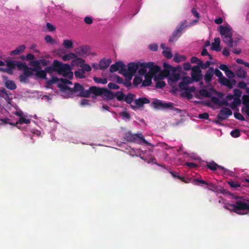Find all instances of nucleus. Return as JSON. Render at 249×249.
Wrapping results in <instances>:
<instances>
[{"label": "nucleus", "mask_w": 249, "mask_h": 249, "mask_svg": "<svg viewBox=\"0 0 249 249\" xmlns=\"http://www.w3.org/2000/svg\"><path fill=\"white\" fill-rule=\"evenodd\" d=\"M234 117L239 120L240 121H245V118L242 116V115L239 112H235L234 113Z\"/></svg>", "instance_id": "63"}, {"label": "nucleus", "mask_w": 249, "mask_h": 249, "mask_svg": "<svg viewBox=\"0 0 249 249\" xmlns=\"http://www.w3.org/2000/svg\"><path fill=\"white\" fill-rule=\"evenodd\" d=\"M170 70L163 69V70L161 72V78H163V77H166L167 76L169 77V75H170Z\"/></svg>", "instance_id": "52"}, {"label": "nucleus", "mask_w": 249, "mask_h": 249, "mask_svg": "<svg viewBox=\"0 0 249 249\" xmlns=\"http://www.w3.org/2000/svg\"><path fill=\"white\" fill-rule=\"evenodd\" d=\"M180 77V75L178 73L173 72L169 75L168 78L169 83L172 82L174 83L178 81Z\"/></svg>", "instance_id": "28"}, {"label": "nucleus", "mask_w": 249, "mask_h": 249, "mask_svg": "<svg viewBox=\"0 0 249 249\" xmlns=\"http://www.w3.org/2000/svg\"><path fill=\"white\" fill-rule=\"evenodd\" d=\"M228 184L231 188H237L240 187V184L237 181H229Z\"/></svg>", "instance_id": "51"}, {"label": "nucleus", "mask_w": 249, "mask_h": 249, "mask_svg": "<svg viewBox=\"0 0 249 249\" xmlns=\"http://www.w3.org/2000/svg\"><path fill=\"white\" fill-rule=\"evenodd\" d=\"M36 75L39 78L44 79L46 77V73L45 70H41L37 71L36 73Z\"/></svg>", "instance_id": "50"}, {"label": "nucleus", "mask_w": 249, "mask_h": 249, "mask_svg": "<svg viewBox=\"0 0 249 249\" xmlns=\"http://www.w3.org/2000/svg\"><path fill=\"white\" fill-rule=\"evenodd\" d=\"M5 86L10 90H14L17 88L15 82L10 80H8L5 82Z\"/></svg>", "instance_id": "29"}, {"label": "nucleus", "mask_w": 249, "mask_h": 249, "mask_svg": "<svg viewBox=\"0 0 249 249\" xmlns=\"http://www.w3.org/2000/svg\"><path fill=\"white\" fill-rule=\"evenodd\" d=\"M125 67L126 66L123 62L118 61L111 65L109 71L111 72H114L119 71V73L121 74L123 73Z\"/></svg>", "instance_id": "9"}, {"label": "nucleus", "mask_w": 249, "mask_h": 249, "mask_svg": "<svg viewBox=\"0 0 249 249\" xmlns=\"http://www.w3.org/2000/svg\"><path fill=\"white\" fill-rule=\"evenodd\" d=\"M142 81V79L141 77L136 76L133 80V84L135 86H137L138 85L140 84Z\"/></svg>", "instance_id": "55"}, {"label": "nucleus", "mask_w": 249, "mask_h": 249, "mask_svg": "<svg viewBox=\"0 0 249 249\" xmlns=\"http://www.w3.org/2000/svg\"><path fill=\"white\" fill-rule=\"evenodd\" d=\"M235 75L239 78H246L247 76V73L243 68L240 67L236 70Z\"/></svg>", "instance_id": "26"}, {"label": "nucleus", "mask_w": 249, "mask_h": 249, "mask_svg": "<svg viewBox=\"0 0 249 249\" xmlns=\"http://www.w3.org/2000/svg\"><path fill=\"white\" fill-rule=\"evenodd\" d=\"M26 49V46L24 45H21L17 47L15 50L11 51L10 52V54L11 55H18L21 53H22L25 49Z\"/></svg>", "instance_id": "24"}, {"label": "nucleus", "mask_w": 249, "mask_h": 249, "mask_svg": "<svg viewBox=\"0 0 249 249\" xmlns=\"http://www.w3.org/2000/svg\"><path fill=\"white\" fill-rule=\"evenodd\" d=\"M84 87L79 84L78 83H76L74 84V86L73 89H71L68 87L67 85H61L60 86V89L62 91H66V90H69L70 91L73 92H78L79 91L80 92L82 90L83 88Z\"/></svg>", "instance_id": "12"}, {"label": "nucleus", "mask_w": 249, "mask_h": 249, "mask_svg": "<svg viewBox=\"0 0 249 249\" xmlns=\"http://www.w3.org/2000/svg\"><path fill=\"white\" fill-rule=\"evenodd\" d=\"M29 65L30 66L34 67L32 69V71H36V72H37V71L42 70L41 67L40 66V64L39 63V61L37 60H33V61H30L29 63Z\"/></svg>", "instance_id": "23"}, {"label": "nucleus", "mask_w": 249, "mask_h": 249, "mask_svg": "<svg viewBox=\"0 0 249 249\" xmlns=\"http://www.w3.org/2000/svg\"><path fill=\"white\" fill-rule=\"evenodd\" d=\"M6 65L7 67V68L3 69L0 68V71L3 72H6L8 73H12V69H14L16 67V61L8 60L6 61Z\"/></svg>", "instance_id": "15"}, {"label": "nucleus", "mask_w": 249, "mask_h": 249, "mask_svg": "<svg viewBox=\"0 0 249 249\" xmlns=\"http://www.w3.org/2000/svg\"><path fill=\"white\" fill-rule=\"evenodd\" d=\"M219 32L223 38V42L231 48L233 46V41L232 39V34L231 29L227 26H220L219 27Z\"/></svg>", "instance_id": "2"}, {"label": "nucleus", "mask_w": 249, "mask_h": 249, "mask_svg": "<svg viewBox=\"0 0 249 249\" xmlns=\"http://www.w3.org/2000/svg\"><path fill=\"white\" fill-rule=\"evenodd\" d=\"M85 73L84 71L82 70V69H79L74 72L75 77L79 78H84Z\"/></svg>", "instance_id": "40"}, {"label": "nucleus", "mask_w": 249, "mask_h": 249, "mask_svg": "<svg viewBox=\"0 0 249 249\" xmlns=\"http://www.w3.org/2000/svg\"><path fill=\"white\" fill-rule=\"evenodd\" d=\"M242 103L245 107H249V96L248 95H243L242 96Z\"/></svg>", "instance_id": "47"}, {"label": "nucleus", "mask_w": 249, "mask_h": 249, "mask_svg": "<svg viewBox=\"0 0 249 249\" xmlns=\"http://www.w3.org/2000/svg\"><path fill=\"white\" fill-rule=\"evenodd\" d=\"M213 74L214 69L213 67H210L204 76V81L206 83H209L211 82Z\"/></svg>", "instance_id": "19"}, {"label": "nucleus", "mask_w": 249, "mask_h": 249, "mask_svg": "<svg viewBox=\"0 0 249 249\" xmlns=\"http://www.w3.org/2000/svg\"><path fill=\"white\" fill-rule=\"evenodd\" d=\"M148 68L149 69V73L151 76H153L156 73L159 72L161 70V68L158 66L155 65L153 62H148Z\"/></svg>", "instance_id": "14"}, {"label": "nucleus", "mask_w": 249, "mask_h": 249, "mask_svg": "<svg viewBox=\"0 0 249 249\" xmlns=\"http://www.w3.org/2000/svg\"><path fill=\"white\" fill-rule=\"evenodd\" d=\"M153 107L157 109L173 108L174 110L180 112V109L173 108V103L171 102L166 103L159 99H155L152 103Z\"/></svg>", "instance_id": "6"}, {"label": "nucleus", "mask_w": 249, "mask_h": 249, "mask_svg": "<svg viewBox=\"0 0 249 249\" xmlns=\"http://www.w3.org/2000/svg\"><path fill=\"white\" fill-rule=\"evenodd\" d=\"M191 77L193 81H200L203 78L201 71L198 66H195L192 68Z\"/></svg>", "instance_id": "7"}, {"label": "nucleus", "mask_w": 249, "mask_h": 249, "mask_svg": "<svg viewBox=\"0 0 249 249\" xmlns=\"http://www.w3.org/2000/svg\"><path fill=\"white\" fill-rule=\"evenodd\" d=\"M94 81L97 84H106L107 83V78H101L94 76L93 78Z\"/></svg>", "instance_id": "38"}, {"label": "nucleus", "mask_w": 249, "mask_h": 249, "mask_svg": "<svg viewBox=\"0 0 249 249\" xmlns=\"http://www.w3.org/2000/svg\"><path fill=\"white\" fill-rule=\"evenodd\" d=\"M134 94L131 93H129L125 95L124 101L127 104H130L134 100Z\"/></svg>", "instance_id": "31"}, {"label": "nucleus", "mask_w": 249, "mask_h": 249, "mask_svg": "<svg viewBox=\"0 0 249 249\" xmlns=\"http://www.w3.org/2000/svg\"><path fill=\"white\" fill-rule=\"evenodd\" d=\"M220 39L219 37H216L214 38V42L212 43L211 49L215 51H220L221 49L220 48Z\"/></svg>", "instance_id": "25"}, {"label": "nucleus", "mask_w": 249, "mask_h": 249, "mask_svg": "<svg viewBox=\"0 0 249 249\" xmlns=\"http://www.w3.org/2000/svg\"><path fill=\"white\" fill-rule=\"evenodd\" d=\"M211 101L213 104H214L216 105H218V106L224 105V106H227L229 105V103L228 102V101H227L226 100H225L220 101V99L218 97H215V96H213L211 98Z\"/></svg>", "instance_id": "21"}, {"label": "nucleus", "mask_w": 249, "mask_h": 249, "mask_svg": "<svg viewBox=\"0 0 249 249\" xmlns=\"http://www.w3.org/2000/svg\"><path fill=\"white\" fill-rule=\"evenodd\" d=\"M16 67H18L19 70H24L26 67H27V65L25 63L16 61Z\"/></svg>", "instance_id": "57"}, {"label": "nucleus", "mask_w": 249, "mask_h": 249, "mask_svg": "<svg viewBox=\"0 0 249 249\" xmlns=\"http://www.w3.org/2000/svg\"><path fill=\"white\" fill-rule=\"evenodd\" d=\"M85 62L84 59L77 57V55H76V57L74 58L73 60H72L71 64L72 66H79L80 67V65L83 64Z\"/></svg>", "instance_id": "27"}, {"label": "nucleus", "mask_w": 249, "mask_h": 249, "mask_svg": "<svg viewBox=\"0 0 249 249\" xmlns=\"http://www.w3.org/2000/svg\"><path fill=\"white\" fill-rule=\"evenodd\" d=\"M231 110L228 107L222 108L217 115V118L220 121L227 119L230 116L232 115Z\"/></svg>", "instance_id": "8"}, {"label": "nucleus", "mask_w": 249, "mask_h": 249, "mask_svg": "<svg viewBox=\"0 0 249 249\" xmlns=\"http://www.w3.org/2000/svg\"><path fill=\"white\" fill-rule=\"evenodd\" d=\"M55 67L56 71L64 77L71 79L73 77V73L71 71V68L69 64H63L62 62L55 60Z\"/></svg>", "instance_id": "4"}, {"label": "nucleus", "mask_w": 249, "mask_h": 249, "mask_svg": "<svg viewBox=\"0 0 249 249\" xmlns=\"http://www.w3.org/2000/svg\"><path fill=\"white\" fill-rule=\"evenodd\" d=\"M32 68H29L28 66L23 70V74L28 77L31 76L33 74V71L32 70Z\"/></svg>", "instance_id": "43"}, {"label": "nucleus", "mask_w": 249, "mask_h": 249, "mask_svg": "<svg viewBox=\"0 0 249 249\" xmlns=\"http://www.w3.org/2000/svg\"><path fill=\"white\" fill-rule=\"evenodd\" d=\"M97 88L96 86L90 87L88 90H86L83 88L81 91L80 92V96L81 97H88L91 94L96 96V93L93 91V89Z\"/></svg>", "instance_id": "17"}, {"label": "nucleus", "mask_w": 249, "mask_h": 249, "mask_svg": "<svg viewBox=\"0 0 249 249\" xmlns=\"http://www.w3.org/2000/svg\"><path fill=\"white\" fill-rule=\"evenodd\" d=\"M93 91L96 93V96H100L107 100L113 99L115 98L114 93L106 88L99 87L95 88Z\"/></svg>", "instance_id": "5"}, {"label": "nucleus", "mask_w": 249, "mask_h": 249, "mask_svg": "<svg viewBox=\"0 0 249 249\" xmlns=\"http://www.w3.org/2000/svg\"><path fill=\"white\" fill-rule=\"evenodd\" d=\"M225 73L229 78H233L235 76V73L229 69Z\"/></svg>", "instance_id": "58"}, {"label": "nucleus", "mask_w": 249, "mask_h": 249, "mask_svg": "<svg viewBox=\"0 0 249 249\" xmlns=\"http://www.w3.org/2000/svg\"><path fill=\"white\" fill-rule=\"evenodd\" d=\"M241 102L240 98H234L231 107L232 109H234L236 107L239 106Z\"/></svg>", "instance_id": "46"}, {"label": "nucleus", "mask_w": 249, "mask_h": 249, "mask_svg": "<svg viewBox=\"0 0 249 249\" xmlns=\"http://www.w3.org/2000/svg\"><path fill=\"white\" fill-rule=\"evenodd\" d=\"M107 86L110 89H119L120 88V87L118 85H117L112 82L109 83L108 84Z\"/></svg>", "instance_id": "64"}, {"label": "nucleus", "mask_w": 249, "mask_h": 249, "mask_svg": "<svg viewBox=\"0 0 249 249\" xmlns=\"http://www.w3.org/2000/svg\"><path fill=\"white\" fill-rule=\"evenodd\" d=\"M125 139L127 141L135 142L138 144L142 143L146 145L152 146V144L144 139L142 133L133 134L131 132L128 131L125 134Z\"/></svg>", "instance_id": "3"}, {"label": "nucleus", "mask_w": 249, "mask_h": 249, "mask_svg": "<svg viewBox=\"0 0 249 249\" xmlns=\"http://www.w3.org/2000/svg\"><path fill=\"white\" fill-rule=\"evenodd\" d=\"M55 60H53V66H47V67L45 68V71L46 72V73H47V72L48 73H52L53 71H56V68L55 67Z\"/></svg>", "instance_id": "36"}, {"label": "nucleus", "mask_w": 249, "mask_h": 249, "mask_svg": "<svg viewBox=\"0 0 249 249\" xmlns=\"http://www.w3.org/2000/svg\"><path fill=\"white\" fill-rule=\"evenodd\" d=\"M152 76H149L148 74L145 75V79L142 82V87H147L150 86L152 84Z\"/></svg>", "instance_id": "30"}, {"label": "nucleus", "mask_w": 249, "mask_h": 249, "mask_svg": "<svg viewBox=\"0 0 249 249\" xmlns=\"http://www.w3.org/2000/svg\"><path fill=\"white\" fill-rule=\"evenodd\" d=\"M170 173L174 178H177L182 181L187 182L185 180L184 177L179 176L178 173L175 172H170Z\"/></svg>", "instance_id": "49"}, {"label": "nucleus", "mask_w": 249, "mask_h": 249, "mask_svg": "<svg viewBox=\"0 0 249 249\" xmlns=\"http://www.w3.org/2000/svg\"><path fill=\"white\" fill-rule=\"evenodd\" d=\"M115 97L117 98V99L119 101H124L125 94L124 92L121 91H117L115 93H114Z\"/></svg>", "instance_id": "37"}, {"label": "nucleus", "mask_w": 249, "mask_h": 249, "mask_svg": "<svg viewBox=\"0 0 249 249\" xmlns=\"http://www.w3.org/2000/svg\"><path fill=\"white\" fill-rule=\"evenodd\" d=\"M186 59V57L184 55H180L178 54H176L174 57L175 62L178 63L182 61H185Z\"/></svg>", "instance_id": "39"}, {"label": "nucleus", "mask_w": 249, "mask_h": 249, "mask_svg": "<svg viewBox=\"0 0 249 249\" xmlns=\"http://www.w3.org/2000/svg\"><path fill=\"white\" fill-rule=\"evenodd\" d=\"M80 67L82 68V70L84 71L85 72V71L89 72L91 71V66L88 64H85V63L81 66L80 65Z\"/></svg>", "instance_id": "53"}, {"label": "nucleus", "mask_w": 249, "mask_h": 249, "mask_svg": "<svg viewBox=\"0 0 249 249\" xmlns=\"http://www.w3.org/2000/svg\"><path fill=\"white\" fill-rule=\"evenodd\" d=\"M162 54L166 58L168 59L171 58L173 56V54L171 52L167 50H163L162 52Z\"/></svg>", "instance_id": "56"}, {"label": "nucleus", "mask_w": 249, "mask_h": 249, "mask_svg": "<svg viewBox=\"0 0 249 249\" xmlns=\"http://www.w3.org/2000/svg\"><path fill=\"white\" fill-rule=\"evenodd\" d=\"M89 48L87 46H82L76 48L74 50L75 54L81 57H86L89 53Z\"/></svg>", "instance_id": "10"}, {"label": "nucleus", "mask_w": 249, "mask_h": 249, "mask_svg": "<svg viewBox=\"0 0 249 249\" xmlns=\"http://www.w3.org/2000/svg\"><path fill=\"white\" fill-rule=\"evenodd\" d=\"M231 135L234 138H237L240 136V132L238 129H236L231 132Z\"/></svg>", "instance_id": "54"}, {"label": "nucleus", "mask_w": 249, "mask_h": 249, "mask_svg": "<svg viewBox=\"0 0 249 249\" xmlns=\"http://www.w3.org/2000/svg\"><path fill=\"white\" fill-rule=\"evenodd\" d=\"M211 65V62L209 61H207L205 63H203L201 61V63L199 64V67H200L202 69H205L208 68Z\"/></svg>", "instance_id": "59"}, {"label": "nucleus", "mask_w": 249, "mask_h": 249, "mask_svg": "<svg viewBox=\"0 0 249 249\" xmlns=\"http://www.w3.org/2000/svg\"><path fill=\"white\" fill-rule=\"evenodd\" d=\"M44 39L47 43H50L51 44H54L56 43V41L50 35H46L45 36Z\"/></svg>", "instance_id": "48"}, {"label": "nucleus", "mask_w": 249, "mask_h": 249, "mask_svg": "<svg viewBox=\"0 0 249 249\" xmlns=\"http://www.w3.org/2000/svg\"><path fill=\"white\" fill-rule=\"evenodd\" d=\"M180 34L178 32V30H176L173 32L172 36L169 38V41L170 42H173L177 40L178 38L180 36Z\"/></svg>", "instance_id": "33"}, {"label": "nucleus", "mask_w": 249, "mask_h": 249, "mask_svg": "<svg viewBox=\"0 0 249 249\" xmlns=\"http://www.w3.org/2000/svg\"><path fill=\"white\" fill-rule=\"evenodd\" d=\"M121 74L123 75L125 77V80L129 81H131L133 76L134 75V74H132L130 72L127 71V69H126V67L124 70L123 73H121Z\"/></svg>", "instance_id": "35"}, {"label": "nucleus", "mask_w": 249, "mask_h": 249, "mask_svg": "<svg viewBox=\"0 0 249 249\" xmlns=\"http://www.w3.org/2000/svg\"><path fill=\"white\" fill-rule=\"evenodd\" d=\"M191 62L192 63H196L198 66H199V64L201 63V60L196 56H193L191 58Z\"/></svg>", "instance_id": "61"}, {"label": "nucleus", "mask_w": 249, "mask_h": 249, "mask_svg": "<svg viewBox=\"0 0 249 249\" xmlns=\"http://www.w3.org/2000/svg\"><path fill=\"white\" fill-rule=\"evenodd\" d=\"M199 94L201 96L209 98L211 97L212 94L211 92L208 91L207 90L205 89H202L199 90Z\"/></svg>", "instance_id": "41"}, {"label": "nucleus", "mask_w": 249, "mask_h": 249, "mask_svg": "<svg viewBox=\"0 0 249 249\" xmlns=\"http://www.w3.org/2000/svg\"><path fill=\"white\" fill-rule=\"evenodd\" d=\"M30 122H31L30 119H26L22 116L19 118L18 121L16 123L17 124H22L23 123L26 124H28L30 123Z\"/></svg>", "instance_id": "45"}, {"label": "nucleus", "mask_w": 249, "mask_h": 249, "mask_svg": "<svg viewBox=\"0 0 249 249\" xmlns=\"http://www.w3.org/2000/svg\"><path fill=\"white\" fill-rule=\"evenodd\" d=\"M207 166L208 168L213 171H215L217 168L223 170H225V169L224 167L218 165L216 163L213 161H211L210 163H208L207 164Z\"/></svg>", "instance_id": "22"}, {"label": "nucleus", "mask_w": 249, "mask_h": 249, "mask_svg": "<svg viewBox=\"0 0 249 249\" xmlns=\"http://www.w3.org/2000/svg\"><path fill=\"white\" fill-rule=\"evenodd\" d=\"M148 68V63H139L138 73L140 75H144L147 74V70Z\"/></svg>", "instance_id": "20"}, {"label": "nucleus", "mask_w": 249, "mask_h": 249, "mask_svg": "<svg viewBox=\"0 0 249 249\" xmlns=\"http://www.w3.org/2000/svg\"><path fill=\"white\" fill-rule=\"evenodd\" d=\"M196 90V88L194 86L189 87L187 86L185 90V94L188 99H191L192 97V95L191 92H194Z\"/></svg>", "instance_id": "32"}, {"label": "nucleus", "mask_w": 249, "mask_h": 249, "mask_svg": "<svg viewBox=\"0 0 249 249\" xmlns=\"http://www.w3.org/2000/svg\"><path fill=\"white\" fill-rule=\"evenodd\" d=\"M182 81L186 84L192 83L193 81L192 77L189 76H185L183 78Z\"/></svg>", "instance_id": "62"}, {"label": "nucleus", "mask_w": 249, "mask_h": 249, "mask_svg": "<svg viewBox=\"0 0 249 249\" xmlns=\"http://www.w3.org/2000/svg\"><path fill=\"white\" fill-rule=\"evenodd\" d=\"M139 63L134 62L128 63L127 71L135 74L139 69Z\"/></svg>", "instance_id": "16"}, {"label": "nucleus", "mask_w": 249, "mask_h": 249, "mask_svg": "<svg viewBox=\"0 0 249 249\" xmlns=\"http://www.w3.org/2000/svg\"><path fill=\"white\" fill-rule=\"evenodd\" d=\"M112 61L110 59L103 58L99 61V69L104 70L107 69L111 64Z\"/></svg>", "instance_id": "18"}, {"label": "nucleus", "mask_w": 249, "mask_h": 249, "mask_svg": "<svg viewBox=\"0 0 249 249\" xmlns=\"http://www.w3.org/2000/svg\"><path fill=\"white\" fill-rule=\"evenodd\" d=\"M218 82L221 85L227 86L229 89H232L236 81L234 79L229 80L223 76L220 79H218Z\"/></svg>", "instance_id": "13"}, {"label": "nucleus", "mask_w": 249, "mask_h": 249, "mask_svg": "<svg viewBox=\"0 0 249 249\" xmlns=\"http://www.w3.org/2000/svg\"><path fill=\"white\" fill-rule=\"evenodd\" d=\"M59 81H60V80L58 78L56 77H53L51 79L48 80L47 82V84L49 86H51L53 83H55Z\"/></svg>", "instance_id": "60"}, {"label": "nucleus", "mask_w": 249, "mask_h": 249, "mask_svg": "<svg viewBox=\"0 0 249 249\" xmlns=\"http://www.w3.org/2000/svg\"><path fill=\"white\" fill-rule=\"evenodd\" d=\"M76 57V54L75 53H70L67 54H65L63 56L62 59L64 61H66L68 60H70L71 59H73L74 58Z\"/></svg>", "instance_id": "34"}, {"label": "nucleus", "mask_w": 249, "mask_h": 249, "mask_svg": "<svg viewBox=\"0 0 249 249\" xmlns=\"http://www.w3.org/2000/svg\"><path fill=\"white\" fill-rule=\"evenodd\" d=\"M230 194L235 198V201L234 204H228L226 207L227 209L238 214H244L241 213L242 211L249 210V199L247 197L235 196L231 193Z\"/></svg>", "instance_id": "1"}, {"label": "nucleus", "mask_w": 249, "mask_h": 249, "mask_svg": "<svg viewBox=\"0 0 249 249\" xmlns=\"http://www.w3.org/2000/svg\"><path fill=\"white\" fill-rule=\"evenodd\" d=\"M150 101L149 99L146 97H141L138 99L135 100L134 103L135 106L131 105V107L133 109H135L136 108H138L141 107H143L144 104H149L150 103Z\"/></svg>", "instance_id": "11"}, {"label": "nucleus", "mask_w": 249, "mask_h": 249, "mask_svg": "<svg viewBox=\"0 0 249 249\" xmlns=\"http://www.w3.org/2000/svg\"><path fill=\"white\" fill-rule=\"evenodd\" d=\"M64 46L67 48H71L73 47V42L71 40L65 39L63 42Z\"/></svg>", "instance_id": "44"}, {"label": "nucleus", "mask_w": 249, "mask_h": 249, "mask_svg": "<svg viewBox=\"0 0 249 249\" xmlns=\"http://www.w3.org/2000/svg\"><path fill=\"white\" fill-rule=\"evenodd\" d=\"M187 21L186 20H184L183 21L181 22L178 27L176 29V30H178V32L180 34L182 31L184 30L186 27L188 26L187 25H186Z\"/></svg>", "instance_id": "42"}]
</instances>
